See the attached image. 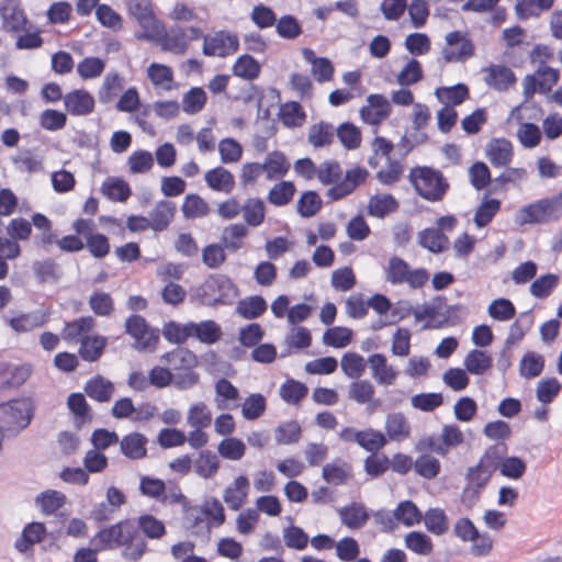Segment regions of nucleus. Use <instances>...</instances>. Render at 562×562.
Listing matches in <instances>:
<instances>
[{
  "instance_id": "2eb2a0df",
  "label": "nucleus",
  "mask_w": 562,
  "mask_h": 562,
  "mask_svg": "<svg viewBox=\"0 0 562 562\" xmlns=\"http://www.w3.org/2000/svg\"><path fill=\"white\" fill-rule=\"evenodd\" d=\"M447 299L443 295H436L429 302H425L422 306L413 310V315L416 322L428 321L424 325L425 329L437 328L441 325V322L434 324L432 322L441 314V310L445 307Z\"/></svg>"
},
{
  "instance_id": "4be33fe9",
  "label": "nucleus",
  "mask_w": 562,
  "mask_h": 562,
  "mask_svg": "<svg viewBox=\"0 0 562 562\" xmlns=\"http://www.w3.org/2000/svg\"><path fill=\"white\" fill-rule=\"evenodd\" d=\"M205 182L214 191L229 194L235 188L234 175L224 167H216L206 171Z\"/></svg>"
},
{
  "instance_id": "ddd939ff",
  "label": "nucleus",
  "mask_w": 562,
  "mask_h": 562,
  "mask_svg": "<svg viewBox=\"0 0 562 562\" xmlns=\"http://www.w3.org/2000/svg\"><path fill=\"white\" fill-rule=\"evenodd\" d=\"M94 98L83 89H77L64 95V105L75 116H86L94 110Z\"/></svg>"
},
{
  "instance_id": "bf43d9fd",
  "label": "nucleus",
  "mask_w": 562,
  "mask_h": 562,
  "mask_svg": "<svg viewBox=\"0 0 562 562\" xmlns=\"http://www.w3.org/2000/svg\"><path fill=\"white\" fill-rule=\"evenodd\" d=\"M562 384L557 378L542 379L537 383L536 397L541 404L552 403L560 394Z\"/></svg>"
},
{
  "instance_id": "dca6fc26",
  "label": "nucleus",
  "mask_w": 562,
  "mask_h": 562,
  "mask_svg": "<svg viewBox=\"0 0 562 562\" xmlns=\"http://www.w3.org/2000/svg\"><path fill=\"white\" fill-rule=\"evenodd\" d=\"M371 371L372 378L380 385H392L397 378V371L387 364V359L382 353H373L367 360Z\"/></svg>"
},
{
  "instance_id": "cd10ccee",
  "label": "nucleus",
  "mask_w": 562,
  "mask_h": 562,
  "mask_svg": "<svg viewBox=\"0 0 562 562\" xmlns=\"http://www.w3.org/2000/svg\"><path fill=\"white\" fill-rule=\"evenodd\" d=\"M162 50L183 55L188 49L187 30L180 26L171 27L160 38Z\"/></svg>"
},
{
  "instance_id": "e2e57ef3",
  "label": "nucleus",
  "mask_w": 562,
  "mask_h": 562,
  "mask_svg": "<svg viewBox=\"0 0 562 562\" xmlns=\"http://www.w3.org/2000/svg\"><path fill=\"white\" fill-rule=\"evenodd\" d=\"M367 361L356 352H347L342 356L340 366L342 372L350 379H359L366 371Z\"/></svg>"
},
{
  "instance_id": "f704fd0d",
  "label": "nucleus",
  "mask_w": 562,
  "mask_h": 562,
  "mask_svg": "<svg viewBox=\"0 0 562 562\" xmlns=\"http://www.w3.org/2000/svg\"><path fill=\"white\" fill-rule=\"evenodd\" d=\"M341 522L351 529H358L366 525L369 514L362 504L352 503L339 509Z\"/></svg>"
},
{
  "instance_id": "6ab92c4d",
  "label": "nucleus",
  "mask_w": 562,
  "mask_h": 562,
  "mask_svg": "<svg viewBox=\"0 0 562 562\" xmlns=\"http://www.w3.org/2000/svg\"><path fill=\"white\" fill-rule=\"evenodd\" d=\"M385 437L391 441H404L411 435V425L401 412L390 413L385 417Z\"/></svg>"
},
{
  "instance_id": "9d476101",
  "label": "nucleus",
  "mask_w": 562,
  "mask_h": 562,
  "mask_svg": "<svg viewBox=\"0 0 562 562\" xmlns=\"http://www.w3.org/2000/svg\"><path fill=\"white\" fill-rule=\"evenodd\" d=\"M441 54L447 63L463 61L474 55L475 47L467 33L452 31L446 35Z\"/></svg>"
},
{
  "instance_id": "13d9d810",
  "label": "nucleus",
  "mask_w": 562,
  "mask_h": 562,
  "mask_svg": "<svg viewBox=\"0 0 562 562\" xmlns=\"http://www.w3.org/2000/svg\"><path fill=\"white\" fill-rule=\"evenodd\" d=\"M187 423L192 428H207L212 424V412L205 403H195L188 411Z\"/></svg>"
},
{
  "instance_id": "8fccbe9b",
  "label": "nucleus",
  "mask_w": 562,
  "mask_h": 562,
  "mask_svg": "<svg viewBox=\"0 0 562 562\" xmlns=\"http://www.w3.org/2000/svg\"><path fill=\"white\" fill-rule=\"evenodd\" d=\"M423 519L427 530L436 536H441L449 529L447 515L441 508H429Z\"/></svg>"
},
{
  "instance_id": "39448f33",
  "label": "nucleus",
  "mask_w": 562,
  "mask_h": 562,
  "mask_svg": "<svg viewBox=\"0 0 562 562\" xmlns=\"http://www.w3.org/2000/svg\"><path fill=\"white\" fill-rule=\"evenodd\" d=\"M561 216L562 192L530 203L519 211V222L521 224H543L558 221Z\"/></svg>"
},
{
  "instance_id": "412c9836",
  "label": "nucleus",
  "mask_w": 562,
  "mask_h": 562,
  "mask_svg": "<svg viewBox=\"0 0 562 562\" xmlns=\"http://www.w3.org/2000/svg\"><path fill=\"white\" fill-rule=\"evenodd\" d=\"M119 442L121 452L131 460L144 459L147 456L148 439L140 432H131Z\"/></svg>"
},
{
  "instance_id": "a18cd8bd",
  "label": "nucleus",
  "mask_w": 562,
  "mask_h": 562,
  "mask_svg": "<svg viewBox=\"0 0 562 562\" xmlns=\"http://www.w3.org/2000/svg\"><path fill=\"white\" fill-rule=\"evenodd\" d=\"M323 201L316 191H305L301 194L296 203L297 213L304 217L315 216L322 209Z\"/></svg>"
},
{
  "instance_id": "a878e982",
  "label": "nucleus",
  "mask_w": 562,
  "mask_h": 562,
  "mask_svg": "<svg viewBox=\"0 0 562 562\" xmlns=\"http://www.w3.org/2000/svg\"><path fill=\"white\" fill-rule=\"evenodd\" d=\"M106 345L108 338L105 336H86L81 339L78 353L82 360L94 362L100 359Z\"/></svg>"
},
{
  "instance_id": "a211bd4d",
  "label": "nucleus",
  "mask_w": 562,
  "mask_h": 562,
  "mask_svg": "<svg viewBox=\"0 0 562 562\" xmlns=\"http://www.w3.org/2000/svg\"><path fill=\"white\" fill-rule=\"evenodd\" d=\"M128 13L144 30H154L157 20L150 0H126Z\"/></svg>"
},
{
  "instance_id": "c85d7f7f",
  "label": "nucleus",
  "mask_w": 562,
  "mask_h": 562,
  "mask_svg": "<svg viewBox=\"0 0 562 562\" xmlns=\"http://www.w3.org/2000/svg\"><path fill=\"white\" fill-rule=\"evenodd\" d=\"M189 328H191V337H195L201 342L207 345L217 342L223 335L221 326L211 319L200 323L190 322Z\"/></svg>"
},
{
  "instance_id": "09e8293b",
  "label": "nucleus",
  "mask_w": 562,
  "mask_h": 562,
  "mask_svg": "<svg viewBox=\"0 0 562 562\" xmlns=\"http://www.w3.org/2000/svg\"><path fill=\"white\" fill-rule=\"evenodd\" d=\"M302 437V427L296 420L281 423L274 429V439L278 445H292Z\"/></svg>"
},
{
  "instance_id": "ea45409f",
  "label": "nucleus",
  "mask_w": 562,
  "mask_h": 562,
  "mask_svg": "<svg viewBox=\"0 0 562 562\" xmlns=\"http://www.w3.org/2000/svg\"><path fill=\"white\" fill-rule=\"evenodd\" d=\"M398 209V202L391 194H376L370 198L368 213L372 216L383 218Z\"/></svg>"
},
{
  "instance_id": "5701e85b",
  "label": "nucleus",
  "mask_w": 562,
  "mask_h": 562,
  "mask_svg": "<svg viewBox=\"0 0 562 562\" xmlns=\"http://www.w3.org/2000/svg\"><path fill=\"white\" fill-rule=\"evenodd\" d=\"M46 527L43 522H30L23 528L21 536L15 540L14 548L19 552L25 553L34 544L41 542L44 539Z\"/></svg>"
},
{
  "instance_id": "79ce46f5",
  "label": "nucleus",
  "mask_w": 562,
  "mask_h": 562,
  "mask_svg": "<svg viewBox=\"0 0 562 562\" xmlns=\"http://www.w3.org/2000/svg\"><path fill=\"white\" fill-rule=\"evenodd\" d=\"M463 364L471 374L482 375L491 369L493 359L487 352L473 349L464 358Z\"/></svg>"
},
{
  "instance_id": "20e7f679",
  "label": "nucleus",
  "mask_w": 562,
  "mask_h": 562,
  "mask_svg": "<svg viewBox=\"0 0 562 562\" xmlns=\"http://www.w3.org/2000/svg\"><path fill=\"white\" fill-rule=\"evenodd\" d=\"M385 280L393 285L407 284L409 289H422L429 280L425 268H412L403 258L393 256L384 270Z\"/></svg>"
},
{
  "instance_id": "37998d69",
  "label": "nucleus",
  "mask_w": 562,
  "mask_h": 562,
  "mask_svg": "<svg viewBox=\"0 0 562 562\" xmlns=\"http://www.w3.org/2000/svg\"><path fill=\"white\" fill-rule=\"evenodd\" d=\"M395 512L397 524H403L406 527H412L423 520V514L412 501L400 502Z\"/></svg>"
},
{
  "instance_id": "72a5a7b5",
  "label": "nucleus",
  "mask_w": 562,
  "mask_h": 562,
  "mask_svg": "<svg viewBox=\"0 0 562 562\" xmlns=\"http://www.w3.org/2000/svg\"><path fill=\"white\" fill-rule=\"evenodd\" d=\"M94 326L95 321L92 316L79 317L65 325L63 338L67 341H79L81 344V339L88 336L87 334L92 330Z\"/></svg>"
},
{
  "instance_id": "69168bd1",
  "label": "nucleus",
  "mask_w": 562,
  "mask_h": 562,
  "mask_svg": "<svg viewBox=\"0 0 562 562\" xmlns=\"http://www.w3.org/2000/svg\"><path fill=\"white\" fill-rule=\"evenodd\" d=\"M501 209V201L497 199H485L476 209L474 223L477 227L488 225Z\"/></svg>"
},
{
  "instance_id": "f8f14e48",
  "label": "nucleus",
  "mask_w": 562,
  "mask_h": 562,
  "mask_svg": "<svg viewBox=\"0 0 562 562\" xmlns=\"http://www.w3.org/2000/svg\"><path fill=\"white\" fill-rule=\"evenodd\" d=\"M369 176V172L363 167H355L346 171L344 179L329 188L326 192V196L333 201H338L347 195L351 194L356 188L363 183Z\"/></svg>"
},
{
  "instance_id": "f3484780",
  "label": "nucleus",
  "mask_w": 562,
  "mask_h": 562,
  "mask_svg": "<svg viewBox=\"0 0 562 562\" xmlns=\"http://www.w3.org/2000/svg\"><path fill=\"white\" fill-rule=\"evenodd\" d=\"M147 77L153 86L160 91L169 92L178 87L173 70L164 64L151 63L147 68Z\"/></svg>"
},
{
  "instance_id": "473e14b6",
  "label": "nucleus",
  "mask_w": 562,
  "mask_h": 562,
  "mask_svg": "<svg viewBox=\"0 0 562 562\" xmlns=\"http://www.w3.org/2000/svg\"><path fill=\"white\" fill-rule=\"evenodd\" d=\"M262 165L268 180L284 177L291 167L285 155L279 150L269 153Z\"/></svg>"
},
{
  "instance_id": "a19ab883",
  "label": "nucleus",
  "mask_w": 562,
  "mask_h": 562,
  "mask_svg": "<svg viewBox=\"0 0 562 562\" xmlns=\"http://www.w3.org/2000/svg\"><path fill=\"white\" fill-rule=\"evenodd\" d=\"M268 304L260 295H252L238 302L236 312L245 319L260 317L267 311Z\"/></svg>"
},
{
  "instance_id": "5fc2aeb1",
  "label": "nucleus",
  "mask_w": 562,
  "mask_h": 562,
  "mask_svg": "<svg viewBox=\"0 0 562 562\" xmlns=\"http://www.w3.org/2000/svg\"><path fill=\"white\" fill-rule=\"evenodd\" d=\"M404 542L407 549L419 555H429L434 550L430 537L420 531L408 532Z\"/></svg>"
},
{
  "instance_id": "4468645a",
  "label": "nucleus",
  "mask_w": 562,
  "mask_h": 562,
  "mask_svg": "<svg viewBox=\"0 0 562 562\" xmlns=\"http://www.w3.org/2000/svg\"><path fill=\"white\" fill-rule=\"evenodd\" d=\"M483 71L486 85L497 91L508 90L517 80L514 71L504 65H490Z\"/></svg>"
},
{
  "instance_id": "f257e3e1",
  "label": "nucleus",
  "mask_w": 562,
  "mask_h": 562,
  "mask_svg": "<svg viewBox=\"0 0 562 562\" xmlns=\"http://www.w3.org/2000/svg\"><path fill=\"white\" fill-rule=\"evenodd\" d=\"M97 550L108 551L122 548V558L136 562L147 551V543L131 520H121L101 528L90 540Z\"/></svg>"
},
{
  "instance_id": "6e6d98bb",
  "label": "nucleus",
  "mask_w": 562,
  "mask_h": 562,
  "mask_svg": "<svg viewBox=\"0 0 562 562\" xmlns=\"http://www.w3.org/2000/svg\"><path fill=\"white\" fill-rule=\"evenodd\" d=\"M387 443V438L383 432L373 428L360 430L358 446L368 452L375 453Z\"/></svg>"
},
{
  "instance_id": "052dcab7",
  "label": "nucleus",
  "mask_w": 562,
  "mask_h": 562,
  "mask_svg": "<svg viewBox=\"0 0 562 562\" xmlns=\"http://www.w3.org/2000/svg\"><path fill=\"white\" fill-rule=\"evenodd\" d=\"M217 451L226 460L238 461L245 456L246 445L238 438L227 437L220 441Z\"/></svg>"
},
{
  "instance_id": "c756f323",
  "label": "nucleus",
  "mask_w": 562,
  "mask_h": 562,
  "mask_svg": "<svg viewBox=\"0 0 562 562\" xmlns=\"http://www.w3.org/2000/svg\"><path fill=\"white\" fill-rule=\"evenodd\" d=\"M486 156L493 166L505 167L512 161L513 146L504 138L494 139L487 145Z\"/></svg>"
},
{
  "instance_id": "aec40b11",
  "label": "nucleus",
  "mask_w": 562,
  "mask_h": 562,
  "mask_svg": "<svg viewBox=\"0 0 562 562\" xmlns=\"http://www.w3.org/2000/svg\"><path fill=\"white\" fill-rule=\"evenodd\" d=\"M249 491V480L245 475L237 476L223 494L224 502L232 510H238L246 502Z\"/></svg>"
},
{
  "instance_id": "de8ad7c7",
  "label": "nucleus",
  "mask_w": 562,
  "mask_h": 562,
  "mask_svg": "<svg viewBox=\"0 0 562 562\" xmlns=\"http://www.w3.org/2000/svg\"><path fill=\"white\" fill-rule=\"evenodd\" d=\"M247 234L248 229L244 224H233L225 227L222 235L223 247L233 252L237 251L243 247Z\"/></svg>"
},
{
  "instance_id": "338daca9",
  "label": "nucleus",
  "mask_w": 562,
  "mask_h": 562,
  "mask_svg": "<svg viewBox=\"0 0 562 562\" xmlns=\"http://www.w3.org/2000/svg\"><path fill=\"white\" fill-rule=\"evenodd\" d=\"M334 126L329 123L314 124L308 131V142L314 147L327 146L334 140Z\"/></svg>"
},
{
  "instance_id": "0eeeda50",
  "label": "nucleus",
  "mask_w": 562,
  "mask_h": 562,
  "mask_svg": "<svg viewBox=\"0 0 562 562\" xmlns=\"http://www.w3.org/2000/svg\"><path fill=\"white\" fill-rule=\"evenodd\" d=\"M506 452V446L490 447L484 456L480 459L479 463L469 468L467 473L468 484L483 490L490 482L493 473L498 468V460L503 453Z\"/></svg>"
},
{
  "instance_id": "f03ea898",
  "label": "nucleus",
  "mask_w": 562,
  "mask_h": 562,
  "mask_svg": "<svg viewBox=\"0 0 562 562\" xmlns=\"http://www.w3.org/2000/svg\"><path fill=\"white\" fill-rule=\"evenodd\" d=\"M35 404L31 397H21L0 404V430L15 436L24 430L34 417Z\"/></svg>"
},
{
  "instance_id": "0e129e2a",
  "label": "nucleus",
  "mask_w": 562,
  "mask_h": 562,
  "mask_svg": "<svg viewBox=\"0 0 562 562\" xmlns=\"http://www.w3.org/2000/svg\"><path fill=\"white\" fill-rule=\"evenodd\" d=\"M267 408L266 397L260 393L250 394L241 405L243 417L247 420L259 418Z\"/></svg>"
},
{
  "instance_id": "774afa93",
  "label": "nucleus",
  "mask_w": 562,
  "mask_h": 562,
  "mask_svg": "<svg viewBox=\"0 0 562 562\" xmlns=\"http://www.w3.org/2000/svg\"><path fill=\"white\" fill-rule=\"evenodd\" d=\"M233 71L237 77L252 80L259 76L260 65L252 56L246 54L236 60Z\"/></svg>"
},
{
  "instance_id": "58836bf2",
  "label": "nucleus",
  "mask_w": 562,
  "mask_h": 562,
  "mask_svg": "<svg viewBox=\"0 0 562 562\" xmlns=\"http://www.w3.org/2000/svg\"><path fill=\"white\" fill-rule=\"evenodd\" d=\"M0 15L3 27L10 32H19L24 29L26 18L23 11L13 3H5L0 7Z\"/></svg>"
},
{
  "instance_id": "49530a36",
  "label": "nucleus",
  "mask_w": 562,
  "mask_h": 562,
  "mask_svg": "<svg viewBox=\"0 0 562 562\" xmlns=\"http://www.w3.org/2000/svg\"><path fill=\"white\" fill-rule=\"evenodd\" d=\"M351 468L348 463L336 461L323 467V479L334 485H341L350 477Z\"/></svg>"
},
{
  "instance_id": "680f3d73",
  "label": "nucleus",
  "mask_w": 562,
  "mask_h": 562,
  "mask_svg": "<svg viewBox=\"0 0 562 562\" xmlns=\"http://www.w3.org/2000/svg\"><path fill=\"white\" fill-rule=\"evenodd\" d=\"M137 530L142 531L149 539H160L166 533L164 522L153 515H142L137 518Z\"/></svg>"
},
{
  "instance_id": "bb28decb",
  "label": "nucleus",
  "mask_w": 562,
  "mask_h": 562,
  "mask_svg": "<svg viewBox=\"0 0 562 562\" xmlns=\"http://www.w3.org/2000/svg\"><path fill=\"white\" fill-rule=\"evenodd\" d=\"M86 394L100 403H106L112 398L114 384L102 375H97L87 381L85 385Z\"/></svg>"
},
{
  "instance_id": "2f4dec72",
  "label": "nucleus",
  "mask_w": 562,
  "mask_h": 562,
  "mask_svg": "<svg viewBox=\"0 0 562 562\" xmlns=\"http://www.w3.org/2000/svg\"><path fill=\"white\" fill-rule=\"evenodd\" d=\"M303 57L312 65V74L318 82L331 80L334 66L329 59L325 57H316L311 48L303 49Z\"/></svg>"
},
{
  "instance_id": "9b49d317",
  "label": "nucleus",
  "mask_w": 562,
  "mask_h": 562,
  "mask_svg": "<svg viewBox=\"0 0 562 562\" xmlns=\"http://www.w3.org/2000/svg\"><path fill=\"white\" fill-rule=\"evenodd\" d=\"M367 103L360 109V117L367 124L379 125L392 113L391 102L383 94L368 95Z\"/></svg>"
},
{
  "instance_id": "393cba45",
  "label": "nucleus",
  "mask_w": 562,
  "mask_h": 562,
  "mask_svg": "<svg viewBox=\"0 0 562 562\" xmlns=\"http://www.w3.org/2000/svg\"><path fill=\"white\" fill-rule=\"evenodd\" d=\"M175 213L176 204L173 202L167 200L159 201L148 217L151 224V229L155 232L165 231L173 220Z\"/></svg>"
},
{
  "instance_id": "3c124183",
  "label": "nucleus",
  "mask_w": 562,
  "mask_h": 562,
  "mask_svg": "<svg viewBox=\"0 0 562 562\" xmlns=\"http://www.w3.org/2000/svg\"><path fill=\"white\" fill-rule=\"evenodd\" d=\"M296 189L293 182L281 181L270 189L267 199L272 205L284 206L292 201Z\"/></svg>"
},
{
  "instance_id": "423d86ee",
  "label": "nucleus",
  "mask_w": 562,
  "mask_h": 562,
  "mask_svg": "<svg viewBox=\"0 0 562 562\" xmlns=\"http://www.w3.org/2000/svg\"><path fill=\"white\" fill-rule=\"evenodd\" d=\"M202 302L207 305L226 303L237 293L234 282L224 274H212L199 288Z\"/></svg>"
},
{
  "instance_id": "7ed1b4c3",
  "label": "nucleus",
  "mask_w": 562,
  "mask_h": 562,
  "mask_svg": "<svg viewBox=\"0 0 562 562\" xmlns=\"http://www.w3.org/2000/svg\"><path fill=\"white\" fill-rule=\"evenodd\" d=\"M408 178L418 195L430 202L441 201L449 190L442 172L430 167H415Z\"/></svg>"
},
{
  "instance_id": "1a4fd4ad",
  "label": "nucleus",
  "mask_w": 562,
  "mask_h": 562,
  "mask_svg": "<svg viewBox=\"0 0 562 562\" xmlns=\"http://www.w3.org/2000/svg\"><path fill=\"white\" fill-rule=\"evenodd\" d=\"M239 47V40L236 34L227 31H217L203 36L202 52L205 56L227 57L235 54Z\"/></svg>"
},
{
  "instance_id": "e433bc0d",
  "label": "nucleus",
  "mask_w": 562,
  "mask_h": 562,
  "mask_svg": "<svg viewBox=\"0 0 562 562\" xmlns=\"http://www.w3.org/2000/svg\"><path fill=\"white\" fill-rule=\"evenodd\" d=\"M195 473L203 479H212L218 472L220 459L211 450H202L193 461Z\"/></svg>"
},
{
  "instance_id": "603ef678",
  "label": "nucleus",
  "mask_w": 562,
  "mask_h": 562,
  "mask_svg": "<svg viewBox=\"0 0 562 562\" xmlns=\"http://www.w3.org/2000/svg\"><path fill=\"white\" fill-rule=\"evenodd\" d=\"M374 394V385L369 380L356 379L348 389V398L360 405L371 402Z\"/></svg>"
},
{
  "instance_id": "c9c22d12",
  "label": "nucleus",
  "mask_w": 562,
  "mask_h": 562,
  "mask_svg": "<svg viewBox=\"0 0 562 562\" xmlns=\"http://www.w3.org/2000/svg\"><path fill=\"white\" fill-rule=\"evenodd\" d=\"M67 406L74 415L77 427L92 420L91 407L82 393H71L67 398Z\"/></svg>"
},
{
  "instance_id": "4c0bfd02",
  "label": "nucleus",
  "mask_w": 562,
  "mask_h": 562,
  "mask_svg": "<svg viewBox=\"0 0 562 562\" xmlns=\"http://www.w3.org/2000/svg\"><path fill=\"white\" fill-rule=\"evenodd\" d=\"M66 502V495L56 490H46L35 497V504L44 515L55 514Z\"/></svg>"
},
{
  "instance_id": "b1692460",
  "label": "nucleus",
  "mask_w": 562,
  "mask_h": 562,
  "mask_svg": "<svg viewBox=\"0 0 562 562\" xmlns=\"http://www.w3.org/2000/svg\"><path fill=\"white\" fill-rule=\"evenodd\" d=\"M161 361L167 363L175 371L193 369L198 364L195 353L187 348H176L161 356Z\"/></svg>"
},
{
  "instance_id": "6e6552de",
  "label": "nucleus",
  "mask_w": 562,
  "mask_h": 562,
  "mask_svg": "<svg viewBox=\"0 0 562 562\" xmlns=\"http://www.w3.org/2000/svg\"><path fill=\"white\" fill-rule=\"evenodd\" d=\"M125 333L134 338L133 347L139 351L154 350L159 342V329L149 327L138 314L126 318Z\"/></svg>"
},
{
  "instance_id": "c03bdc74",
  "label": "nucleus",
  "mask_w": 562,
  "mask_h": 562,
  "mask_svg": "<svg viewBox=\"0 0 562 562\" xmlns=\"http://www.w3.org/2000/svg\"><path fill=\"white\" fill-rule=\"evenodd\" d=\"M45 322L46 317L38 312L21 314L8 319V324L16 333H27L34 328L43 326Z\"/></svg>"
},
{
  "instance_id": "864d4df0",
  "label": "nucleus",
  "mask_w": 562,
  "mask_h": 562,
  "mask_svg": "<svg viewBox=\"0 0 562 562\" xmlns=\"http://www.w3.org/2000/svg\"><path fill=\"white\" fill-rule=\"evenodd\" d=\"M544 368V359L541 355L528 351L520 360L519 373L525 379L539 376Z\"/></svg>"
},
{
  "instance_id": "4d7b16f0",
  "label": "nucleus",
  "mask_w": 562,
  "mask_h": 562,
  "mask_svg": "<svg viewBox=\"0 0 562 562\" xmlns=\"http://www.w3.org/2000/svg\"><path fill=\"white\" fill-rule=\"evenodd\" d=\"M244 220L250 226H259L265 221V203L258 198L246 200L241 206Z\"/></svg>"
},
{
  "instance_id": "7c9ffc66",
  "label": "nucleus",
  "mask_w": 562,
  "mask_h": 562,
  "mask_svg": "<svg viewBox=\"0 0 562 562\" xmlns=\"http://www.w3.org/2000/svg\"><path fill=\"white\" fill-rule=\"evenodd\" d=\"M418 244L430 252L440 254L448 248L449 239L440 229L430 227L418 233Z\"/></svg>"
}]
</instances>
